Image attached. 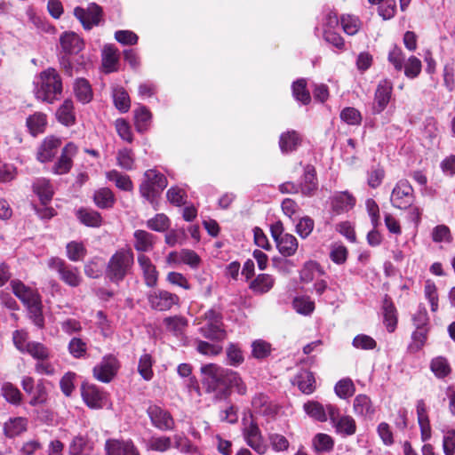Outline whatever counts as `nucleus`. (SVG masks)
I'll list each match as a JSON object with an SVG mask.
<instances>
[{
  "label": "nucleus",
  "mask_w": 455,
  "mask_h": 455,
  "mask_svg": "<svg viewBox=\"0 0 455 455\" xmlns=\"http://www.w3.org/2000/svg\"><path fill=\"white\" fill-rule=\"evenodd\" d=\"M300 142V136L296 131H288L280 135L279 147L283 153H289L296 150Z\"/></svg>",
  "instance_id": "cd10ccee"
},
{
  "label": "nucleus",
  "mask_w": 455,
  "mask_h": 455,
  "mask_svg": "<svg viewBox=\"0 0 455 455\" xmlns=\"http://www.w3.org/2000/svg\"><path fill=\"white\" fill-rule=\"evenodd\" d=\"M196 349L198 353L207 355V356H215L220 355L223 347L220 344L209 343L204 340H196Z\"/></svg>",
  "instance_id": "603ef678"
},
{
  "label": "nucleus",
  "mask_w": 455,
  "mask_h": 455,
  "mask_svg": "<svg viewBox=\"0 0 455 455\" xmlns=\"http://www.w3.org/2000/svg\"><path fill=\"white\" fill-rule=\"evenodd\" d=\"M133 235L135 238L134 248L138 251L146 252L153 249L155 236L152 234L145 230H136Z\"/></svg>",
  "instance_id": "2f4dec72"
},
{
  "label": "nucleus",
  "mask_w": 455,
  "mask_h": 455,
  "mask_svg": "<svg viewBox=\"0 0 455 455\" xmlns=\"http://www.w3.org/2000/svg\"><path fill=\"white\" fill-rule=\"evenodd\" d=\"M355 197L347 192L337 195L332 202L333 209L337 212H347L354 207Z\"/></svg>",
  "instance_id": "49530a36"
},
{
  "label": "nucleus",
  "mask_w": 455,
  "mask_h": 455,
  "mask_svg": "<svg viewBox=\"0 0 455 455\" xmlns=\"http://www.w3.org/2000/svg\"><path fill=\"white\" fill-rule=\"evenodd\" d=\"M27 420L24 418L18 417L14 419H10L7 422H5L4 430V434L8 437H14L23 431L26 430Z\"/></svg>",
  "instance_id": "c03bdc74"
},
{
  "label": "nucleus",
  "mask_w": 455,
  "mask_h": 455,
  "mask_svg": "<svg viewBox=\"0 0 455 455\" xmlns=\"http://www.w3.org/2000/svg\"><path fill=\"white\" fill-rule=\"evenodd\" d=\"M147 298L150 307L157 311L170 310L180 301L178 295L165 290H155L150 291Z\"/></svg>",
  "instance_id": "0eeeda50"
},
{
  "label": "nucleus",
  "mask_w": 455,
  "mask_h": 455,
  "mask_svg": "<svg viewBox=\"0 0 455 455\" xmlns=\"http://www.w3.org/2000/svg\"><path fill=\"white\" fill-rule=\"evenodd\" d=\"M295 381L299 390L304 394H311L315 390V377L307 370H301L295 377Z\"/></svg>",
  "instance_id": "473e14b6"
},
{
  "label": "nucleus",
  "mask_w": 455,
  "mask_h": 455,
  "mask_svg": "<svg viewBox=\"0 0 455 455\" xmlns=\"http://www.w3.org/2000/svg\"><path fill=\"white\" fill-rule=\"evenodd\" d=\"M4 398L13 405H20L22 401V394L17 387L11 382H4L1 387Z\"/></svg>",
  "instance_id": "ea45409f"
},
{
  "label": "nucleus",
  "mask_w": 455,
  "mask_h": 455,
  "mask_svg": "<svg viewBox=\"0 0 455 455\" xmlns=\"http://www.w3.org/2000/svg\"><path fill=\"white\" fill-rule=\"evenodd\" d=\"M115 196L113 192L108 188H101L95 191L93 195V202L97 207L100 209L111 208L115 204Z\"/></svg>",
  "instance_id": "f704fd0d"
},
{
  "label": "nucleus",
  "mask_w": 455,
  "mask_h": 455,
  "mask_svg": "<svg viewBox=\"0 0 455 455\" xmlns=\"http://www.w3.org/2000/svg\"><path fill=\"white\" fill-rule=\"evenodd\" d=\"M203 385L208 393L215 392L219 388H226L230 373L229 369L223 368L215 363H208L201 367Z\"/></svg>",
  "instance_id": "20e7f679"
},
{
  "label": "nucleus",
  "mask_w": 455,
  "mask_h": 455,
  "mask_svg": "<svg viewBox=\"0 0 455 455\" xmlns=\"http://www.w3.org/2000/svg\"><path fill=\"white\" fill-rule=\"evenodd\" d=\"M27 126L33 136L44 132L47 124L46 115L36 112L27 118Z\"/></svg>",
  "instance_id": "72a5a7b5"
},
{
  "label": "nucleus",
  "mask_w": 455,
  "mask_h": 455,
  "mask_svg": "<svg viewBox=\"0 0 455 455\" xmlns=\"http://www.w3.org/2000/svg\"><path fill=\"white\" fill-rule=\"evenodd\" d=\"M60 41L63 52L68 55L79 53L84 45L83 39L74 32H65Z\"/></svg>",
  "instance_id": "a211bd4d"
},
{
  "label": "nucleus",
  "mask_w": 455,
  "mask_h": 455,
  "mask_svg": "<svg viewBox=\"0 0 455 455\" xmlns=\"http://www.w3.org/2000/svg\"><path fill=\"white\" fill-rule=\"evenodd\" d=\"M340 22L344 32L349 36L356 34L360 27L358 18L352 15H343Z\"/></svg>",
  "instance_id": "69168bd1"
},
{
  "label": "nucleus",
  "mask_w": 455,
  "mask_h": 455,
  "mask_svg": "<svg viewBox=\"0 0 455 455\" xmlns=\"http://www.w3.org/2000/svg\"><path fill=\"white\" fill-rule=\"evenodd\" d=\"M404 75L409 78L417 77L421 71V61L415 56H411L403 64Z\"/></svg>",
  "instance_id": "774afa93"
},
{
  "label": "nucleus",
  "mask_w": 455,
  "mask_h": 455,
  "mask_svg": "<svg viewBox=\"0 0 455 455\" xmlns=\"http://www.w3.org/2000/svg\"><path fill=\"white\" fill-rule=\"evenodd\" d=\"M73 108L74 107L71 100H64L56 113L58 120L67 126L73 124L75 123Z\"/></svg>",
  "instance_id": "37998d69"
},
{
  "label": "nucleus",
  "mask_w": 455,
  "mask_h": 455,
  "mask_svg": "<svg viewBox=\"0 0 455 455\" xmlns=\"http://www.w3.org/2000/svg\"><path fill=\"white\" fill-rule=\"evenodd\" d=\"M117 164L124 170H132L134 164L132 151L128 148L120 149L116 156Z\"/></svg>",
  "instance_id": "338daca9"
},
{
  "label": "nucleus",
  "mask_w": 455,
  "mask_h": 455,
  "mask_svg": "<svg viewBox=\"0 0 455 455\" xmlns=\"http://www.w3.org/2000/svg\"><path fill=\"white\" fill-rule=\"evenodd\" d=\"M147 414L150 419L151 424L156 428L161 431H170L174 429V419L165 409L156 404H153L147 409Z\"/></svg>",
  "instance_id": "6e6552de"
},
{
  "label": "nucleus",
  "mask_w": 455,
  "mask_h": 455,
  "mask_svg": "<svg viewBox=\"0 0 455 455\" xmlns=\"http://www.w3.org/2000/svg\"><path fill=\"white\" fill-rule=\"evenodd\" d=\"M430 369L439 379L448 376L451 372V366L447 359L443 356H437L432 359Z\"/></svg>",
  "instance_id": "de8ad7c7"
},
{
  "label": "nucleus",
  "mask_w": 455,
  "mask_h": 455,
  "mask_svg": "<svg viewBox=\"0 0 455 455\" xmlns=\"http://www.w3.org/2000/svg\"><path fill=\"white\" fill-rule=\"evenodd\" d=\"M418 423L420 427L421 440L427 441L431 437L430 420L427 412V406L424 400H418L416 405Z\"/></svg>",
  "instance_id": "aec40b11"
},
{
  "label": "nucleus",
  "mask_w": 455,
  "mask_h": 455,
  "mask_svg": "<svg viewBox=\"0 0 455 455\" xmlns=\"http://www.w3.org/2000/svg\"><path fill=\"white\" fill-rule=\"evenodd\" d=\"M60 145L61 140L59 138L53 136L45 138L38 148L37 159L42 163L52 161Z\"/></svg>",
  "instance_id": "f3484780"
},
{
  "label": "nucleus",
  "mask_w": 455,
  "mask_h": 455,
  "mask_svg": "<svg viewBox=\"0 0 455 455\" xmlns=\"http://www.w3.org/2000/svg\"><path fill=\"white\" fill-rule=\"evenodd\" d=\"M228 363L231 366H238L243 363V351L238 344L230 343L226 350Z\"/></svg>",
  "instance_id": "864d4df0"
},
{
  "label": "nucleus",
  "mask_w": 455,
  "mask_h": 455,
  "mask_svg": "<svg viewBox=\"0 0 455 455\" xmlns=\"http://www.w3.org/2000/svg\"><path fill=\"white\" fill-rule=\"evenodd\" d=\"M304 411L309 417L317 421L325 422L327 420V405L324 407L316 401H309L304 404Z\"/></svg>",
  "instance_id": "c9c22d12"
},
{
  "label": "nucleus",
  "mask_w": 455,
  "mask_h": 455,
  "mask_svg": "<svg viewBox=\"0 0 455 455\" xmlns=\"http://www.w3.org/2000/svg\"><path fill=\"white\" fill-rule=\"evenodd\" d=\"M235 388V391L244 395L247 393V387L242 378L235 371L230 370V373L228 379L227 386L225 389Z\"/></svg>",
  "instance_id": "bf43d9fd"
},
{
  "label": "nucleus",
  "mask_w": 455,
  "mask_h": 455,
  "mask_svg": "<svg viewBox=\"0 0 455 455\" xmlns=\"http://www.w3.org/2000/svg\"><path fill=\"white\" fill-rule=\"evenodd\" d=\"M384 324L389 332H393L397 324L396 308L388 295H385L382 305Z\"/></svg>",
  "instance_id": "5701e85b"
},
{
  "label": "nucleus",
  "mask_w": 455,
  "mask_h": 455,
  "mask_svg": "<svg viewBox=\"0 0 455 455\" xmlns=\"http://www.w3.org/2000/svg\"><path fill=\"white\" fill-rule=\"evenodd\" d=\"M393 92V84L388 79L379 81L374 95V113H381L390 101Z\"/></svg>",
  "instance_id": "4468645a"
},
{
  "label": "nucleus",
  "mask_w": 455,
  "mask_h": 455,
  "mask_svg": "<svg viewBox=\"0 0 455 455\" xmlns=\"http://www.w3.org/2000/svg\"><path fill=\"white\" fill-rule=\"evenodd\" d=\"M334 390L339 398L347 399L354 395L355 387L352 379L346 378L337 382Z\"/></svg>",
  "instance_id": "8fccbe9b"
},
{
  "label": "nucleus",
  "mask_w": 455,
  "mask_h": 455,
  "mask_svg": "<svg viewBox=\"0 0 455 455\" xmlns=\"http://www.w3.org/2000/svg\"><path fill=\"white\" fill-rule=\"evenodd\" d=\"M25 352L37 360H45L49 357L48 349L39 342H28L26 345Z\"/></svg>",
  "instance_id": "052dcab7"
},
{
  "label": "nucleus",
  "mask_w": 455,
  "mask_h": 455,
  "mask_svg": "<svg viewBox=\"0 0 455 455\" xmlns=\"http://www.w3.org/2000/svg\"><path fill=\"white\" fill-rule=\"evenodd\" d=\"M166 177L156 169H148L143 174L139 190L140 196L155 206L157 198L167 187Z\"/></svg>",
  "instance_id": "7ed1b4c3"
},
{
  "label": "nucleus",
  "mask_w": 455,
  "mask_h": 455,
  "mask_svg": "<svg viewBox=\"0 0 455 455\" xmlns=\"http://www.w3.org/2000/svg\"><path fill=\"white\" fill-rule=\"evenodd\" d=\"M35 95L37 100L52 104L62 93V80L55 68L42 71L35 82Z\"/></svg>",
  "instance_id": "f257e3e1"
},
{
  "label": "nucleus",
  "mask_w": 455,
  "mask_h": 455,
  "mask_svg": "<svg viewBox=\"0 0 455 455\" xmlns=\"http://www.w3.org/2000/svg\"><path fill=\"white\" fill-rule=\"evenodd\" d=\"M74 92L76 99L82 103H88L92 99V92L89 82L84 78H78L74 84Z\"/></svg>",
  "instance_id": "4c0bfd02"
},
{
  "label": "nucleus",
  "mask_w": 455,
  "mask_h": 455,
  "mask_svg": "<svg viewBox=\"0 0 455 455\" xmlns=\"http://www.w3.org/2000/svg\"><path fill=\"white\" fill-rule=\"evenodd\" d=\"M134 263L131 249H120L109 259L106 267V277L112 283H119L128 275Z\"/></svg>",
  "instance_id": "f03ea898"
},
{
  "label": "nucleus",
  "mask_w": 455,
  "mask_h": 455,
  "mask_svg": "<svg viewBox=\"0 0 455 455\" xmlns=\"http://www.w3.org/2000/svg\"><path fill=\"white\" fill-rule=\"evenodd\" d=\"M170 220L163 213L156 214L147 222L148 228L156 232H164L169 228Z\"/></svg>",
  "instance_id": "680f3d73"
},
{
  "label": "nucleus",
  "mask_w": 455,
  "mask_h": 455,
  "mask_svg": "<svg viewBox=\"0 0 455 455\" xmlns=\"http://www.w3.org/2000/svg\"><path fill=\"white\" fill-rule=\"evenodd\" d=\"M86 255L83 243L72 241L67 244V256L71 261L82 260Z\"/></svg>",
  "instance_id": "6e6d98bb"
},
{
  "label": "nucleus",
  "mask_w": 455,
  "mask_h": 455,
  "mask_svg": "<svg viewBox=\"0 0 455 455\" xmlns=\"http://www.w3.org/2000/svg\"><path fill=\"white\" fill-rule=\"evenodd\" d=\"M251 406L256 413L264 416H272L276 413L275 405L269 397L263 393L256 394L251 400Z\"/></svg>",
  "instance_id": "4be33fe9"
},
{
  "label": "nucleus",
  "mask_w": 455,
  "mask_h": 455,
  "mask_svg": "<svg viewBox=\"0 0 455 455\" xmlns=\"http://www.w3.org/2000/svg\"><path fill=\"white\" fill-rule=\"evenodd\" d=\"M135 127L139 132H144L148 130L150 120L151 113L144 106H140L134 110Z\"/></svg>",
  "instance_id": "a19ab883"
},
{
  "label": "nucleus",
  "mask_w": 455,
  "mask_h": 455,
  "mask_svg": "<svg viewBox=\"0 0 455 455\" xmlns=\"http://www.w3.org/2000/svg\"><path fill=\"white\" fill-rule=\"evenodd\" d=\"M199 332L208 339L220 342L226 339L227 331L223 328V324L220 323H205L200 327Z\"/></svg>",
  "instance_id": "c85d7f7f"
},
{
  "label": "nucleus",
  "mask_w": 455,
  "mask_h": 455,
  "mask_svg": "<svg viewBox=\"0 0 455 455\" xmlns=\"http://www.w3.org/2000/svg\"><path fill=\"white\" fill-rule=\"evenodd\" d=\"M166 196L168 201L176 205L181 206L186 204V192L178 187H172L167 190Z\"/></svg>",
  "instance_id": "0e129e2a"
},
{
  "label": "nucleus",
  "mask_w": 455,
  "mask_h": 455,
  "mask_svg": "<svg viewBox=\"0 0 455 455\" xmlns=\"http://www.w3.org/2000/svg\"><path fill=\"white\" fill-rule=\"evenodd\" d=\"M118 61L117 51L113 45L104 46L102 52V65L106 73L116 71Z\"/></svg>",
  "instance_id": "e433bc0d"
},
{
  "label": "nucleus",
  "mask_w": 455,
  "mask_h": 455,
  "mask_svg": "<svg viewBox=\"0 0 455 455\" xmlns=\"http://www.w3.org/2000/svg\"><path fill=\"white\" fill-rule=\"evenodd\" d=\"M74 15L80 20L84 29H91L99 25L102 15V9L95 3H92L87 8L76 7Z\"/></svg>",
  "instance_id": "9b49d317"
},
{
  "label": "nucleus",
  "mask_w": 455,
  "mask_h": 455,
  "mask_svg": "<svg viewBox=\"0 0 455 455\" xmlns=\"http://www.w3.org/2000/svg\"><path fill=\"white\" fill-rule=\"evenodd\" d=\"M279 252L284 257H290L296 253L299 243L297 238L291 234L285 233L276 243Z\"/></svg>",
  "instance_id": "c756f323"
},
{
  "label": "nucleus",
  "mask_w": 455,
  "mask_h": 455,
  "mask_svg": "<svg viewBox=\"0 0 455 455\" xmlns=\"http://www.w3.org/2000/svg\"><path fill=\"white\" fill-rule=\"evenodd\" d=\"M33 190L44 205H46L52 200L54 194L52 185L45 178L36 179L33 183Z\"/></svg>",
  "instance_id": "393cba45"
},
{
  "label": "nucleus",
  "mask_w": 455,
  "mask_h": 455,
  "mask_svg": "<svg viewBox=\"0 0 455 455\" xmlns=\"http://www.w3.org/2000/svg\"><path fill=\"white\" fill-rule=\"evenodd\" d=\"M354 411L356 415L362 417H371L374 413L370 397L365 395H358L354 399L353 403Z\"/></svg>",
  "instance_id": "7c9ffc66"
},
{
  "label": "nucleus",
  "mask_w": 455,
  "mask_h": 455,
  "mask_svg": "<svg viewBox=\"0 0 455 455\" xmlns=\"http://www.w3.org/2000/svg\"><path fill=\"white\" fill-rule=\"evenodd\" d=\"M172 448V438L166 435H152L145 441L148 451L166 452Z\"/></svg>",
  "instance_id": "bb28decb"
},
{
  "label": "nucleus",
  "mask_w": 455,
  "mask_h": 455,
  "mask_svg": "<svg viewBox=\"0 0 455 455\" xmlns=\"http://www.w3.org/2000/svg\"><path fill=\"white\" fill-rule=\"evenodd\" d=\"M138 263L142 270L145 284L148 287H155L158 280V273L151 259L141 254L138 257Z\"/></svg>",
  "instance_id": "6ab92c4d"
},
{
  "label": "nucleus",
  "mask_w": 455,
  "mask_h": 455,
  "mask_svg": "<svg viewBox=\"0 0 455 455\" xmlns=\"http://www.w3.org/2000/svg\"><path fill=\"white\" fill-rule=\"evenodd\" d=\"M106 455H140L132 439H108L105 443Z\"/></svg>",
  "instance_id": "f8f14e48"
},
{
  "label": "nucleus",
  "mask_w": 455,
  "mask_h": 455,
  "mask_svg": "<svg viewBox=\"0 0 455 455\" xmlns=\"http://www.w3.org/2000/svg\"><path fill=\"white\" fill-rule=\"evenodd\" d=\"M116 108L123 113L127 112L131 107L130 97L124 88H116L113 92Z\"/></svg>",
  "instance_id": "09e8293b"
},
{
  "label": "nucleus",
  "mask_w": 455,
  "mask_h": 455,
  "mask_svg": "<svg viewBox=\"0 0 455 455\" xmlns=\"http://www.w3.org/2000/svg\"><path fill=\"white\" fill-rule=\"evenodd\" d=\"M292 93L296 100L307 105L311 101L309 92L307 90V82L305 79H299L292 84Z\"/></svg>",
  "instance_id": "3c124183"
},
{
  "label": "nucleus",
  "mask_w": 455,
  "mask_h": 455,
  "mask_svg": "<svg viewBox=\"0 0 455 455\" xmlns=\"http://www.w3.org/2000/svg\"><path fill=\"white\" fill-rule=\"evenodd\" d=\"M12 291L26 306L36 303V300L40 299L39 295L27 287L23 283L19 280H12L11 282Z\"/></svg>",
  "instance_id": "412c9836"
},
{
  "label": "nucleus",
  "mask_w": 455,
  "mask_h": 455,
  "mask_svg": "<svg viewBox=\"0 0 455 455\" xmlns=\"http://www.w3.org/2000/svg\"><path fill=\"white\" fill-rule=\"evenodd\" d=\"M76 215L79 221L84 226L91 228H99L101 226L102 217L97 211L82 207L76 211Z\"/></svg>",
  "instance_id": "a878e982"
},
{
  "label": "nucleus",
  "mask_w": 455,
  "mask_h": 455,
  "mask_svg": "<svg viewBox=\"0 0 455 455\" xmlns=\"http://www.w3.org/2000/svg\"><path fill=\"white\" fill-rule=\"evenodd\" d=\"M48 267L60 275V278L71 287H77L82 281L77 267L68 265L63 259L52 257L48 261Z\"/></svg>",
  "instance_id": "423d86ee"
},
{
  "label": "nucleus",
  "mask_w": 455,
  "mask_h": 455,
  "mask_svg": "<svg viewBox=\"0 0 455 455\" xmlns=\"http://www.w3.org/2000/svg\"><path fill=\"white\" fill-rule=\"evenodd\" d=\"M391 204L398 209H407L413 203V188L407 180H400L394 188Z\"/></svg>",
  "instance_id": "9d476101"
},
{
  "label": "nucleus",
  "mask_w": 455,
  "mask_h": 455,
  "mask_svg": "<svg viewBox=\"0 0 455 455\" xmlns=\"http://www.w3.org/2000/svg\"><path fill=\"white\" fill-rule=\"evenodd\" d=\"M83 400L92 409H101L104 406L106 394L98 387L89 383H83L81 387Z\"/></svg>",
  "instance_id": "ddd939ff"
},
{
  "label": "nucleus",
  "mask_w": 455,
  "mask_h": 455,
  "mask_svg": "<svg viewBox=\"0 0 455 455\" xmlns=\"http://www.w3.org/2000/svg\"><path fill=\"white\" fill-rule=\"evenodd\" d=\"M312 445L317 453L330 452L333 449L334 441L331 435L319 433L314 436Z\"/></svg>",
  "instance_id": "79ce46f5"
},
{
  "label": "nucleus",
  "mask_w": 455,
  "mask_h": 455,
  "mask_svg": "<svg viewBox=\"0 0 455 455\" xmlns=\"http://www.w3.org/2000/svg\"><path fill=\"white\" fill-rule=\"evenodd\" d=\"M315 227L314 220L308 216L301 218L296 225L297 234L303 239L309 236Z\"/></svg>",
  "instance_id": "e2e57ef3"
},
{
  "label": "nucleus",
  "mask_w": 455,
  "mask_h": 455,
  "mask_svg": "<svg viewBox=\"0 0 455 455\" xmlns=\"http://www.w3.org/2000/svg\"><path fill=\"white\" fill-rule=\"evenodd\" d=\"M89 447L87 440L81 436L77 435L74 437L72 443L69 446V455H89L87 450H91Z\"/></svg>",
  "instance_id": "13d9d810"
},
{
  "label": "nucleus",
  "mask_w": 455,
  "mask_h": 455,
  "mask_svg": "<svg viewBox=\"0 0 455 455\" xmlns=\"http://www.w3.org/2000/svg\"><path fill=\"white\" fill-rule=\"evenodd\" d=\"M164 323L169 331L173 332L175 335L180 334L184 328L188 325V321L179 315L165 317Z\"/></svg>",
  "instance_id": "5fc2aeb1"
},
{
  "label": "nucleus",
  "mask_w": 455,
  "mask_h": 455,
  "mask_svg": "<svg viewBox=\"0 0 455 455\" xmlns=\"http://www.w3.org/2000/svg\"><path fill=\"white\" fill-rule=\"evenodd\" d=\"M108 180L115 182L116 186L124 191H131L133 188L132 181L128 175L122 174L116 170L106 173Z\"/></svg>",
  "instance_id": "a18cd8bd"
},
{
  "label": "nucleus",
  "mask_w": 455,
  "mask_h": 455,
  "mask_svg": "<svg viewBox=\"0 0 455 455\" xmlns=\"http://www.w3.org/2000/svg\"><path fill=\"white\" fill-rule=\"evenodd\" d=\"M329 419L335 432L343 436H351L356 432L355 420L349 415H341L339 410L333 404H327Z\"/></svg>",
  "instance_id": "39448f33"
},
{
  "label": "nucleus",
  "mask_w": 455,
  "mask_h": 455,
  "mask_svg": "<svg viewBox=\"0 0 455 455\" xmlns=\"http://www.w3.org/2000/svg\"><path fill=\"white\" fill-rule=\"evenodd\" d=\"M298 186L300 192L305 196H311L317 190L318 183L316 179V172L313 165L307 164L305 166L302 181Z\"/></svg>",
  "instance_id": "dca6fc26"
},
{
  "label": "nucleus",
  "mask_w": 455,
  "mask_h": 455,
  "mask_svg": "<svg viewBox=\"0 0 455 455\" xmlns=\"http://www.w3.org/2000/svg\"><path fill=\"white\" fill-rule=\"evenodd\" d=\"M245 438L249 446L259 454L266 452V445L262 443L261 435L257 424L251 422L245 430Z\"/></svg>",
  "instance_id": "b1692460"
},
{
  "label": "nucleus",
  "mask_w": 455,
  "mask_h": 455,
  "mask_svg": "<svg viewBox=\"0 0 455 455\" xmlns=\"http://www.w3.org/2000/svg\"><path fill=\"white\" fill-rule=\"evenodd\" d=\"M274 278L267 274L259 275L250 284V288L257 293H266L270 291L274 285Z\"/></svg>",
  "instance_id": "58836bf2"
},
{
  "label": "nucleus",
  "mask_w": 455,
  "mask_h": 455,
  "mask_svg": "<svg viewBox=\"0 0 455 455\" xmlns=\"http://www.w3.org/2000/svg\"><path fill=\"white\" fill-rule=\"evenodd\" d=\"M152 357L148 354L140 356L138 365V371L145 380H150L153 378Z\"/></svg>",
  "instance_id": "4d7b16f0"
},
{
  "label": "nucleus",
  "mask_w": 455,
  "mask_h": 455,
  "mask_svg": "<svg viewBox=\"0 0 455 455\" xmlns=\"http://www.w3.org/2000/svg\"><path fill=\"white\" fill-rule=\"evenodd\" d=\"M120 363L116 356L108 355L93 368V376L103 383L110 382L116 375Z\"/></svg>",
  "instance_id": "1a4fd4ad"
},
{
  "label": "nucleus",
  "mask_w": 455,
  "mask_h": 455,
  "mask_svg": "<svg viewBox=\"0 0 455 455\" xmlns=\"http://www.w3.org/2000/svg\"><path fill=\"white\" fill-rule=\"evenodd\" d=\"M77 147L72 143H68L62 149L61 155L52 167V172L55 174H65L69 172L73 165L72 158L76 154Z\"/></svg>",
  "instance_id": "2eb2a0df"
}]
</instances>
